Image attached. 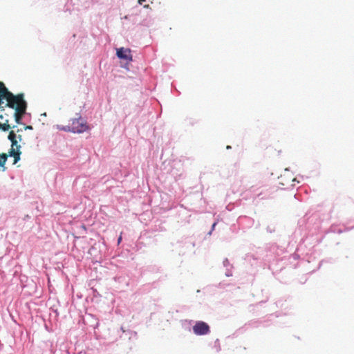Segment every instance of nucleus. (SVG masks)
<instances>
[{
	"instance_id": "nucleus-1",
	"label": "nucleus",
	"mask_w": 354,
	"mask_h": 354,
	"mask_svg": "<svg viewBox=\"0 0 354 354\" xmlns=\"http://www.w3.org/2000/svg\"><path fill=\"white\" fill-rule=\"evenodd\" d=\"M0 99H5L6 106L15 110V120L17 124H21V120L26 113L27 102L24 93L14 95L9 91L2 82H0Z\"/></svg>"
},
{
	"instance_id": "nucleus-2",
	"label": "nucleus",
	"mask_w": 354,
	"mask_h": 354,
	"mask_svg": "<svg viewBox=\"0 0 354 354\" xmlns=\"http://www.w3.org/2000/svg\"><path fill=\"white\" fill-rule=\"evenodd\" d=\"M89 129L87 122L81 116L71 119L68 125L59 128L60 130L70 131L74 133H82L88 131Z\"/></svg>"
},
{
	"instance_id": "nucleus-3",
	"label": "nucleus",
	"mask_w": 354,
	"mask_h": 354,
	"mask_svg": "<svg viewBox=\"0 0 354 354\" xmlns=\"http://www.w3.org/2000/svg\"><path fill=\"white\" fill-rule=\"evenodd\" d=\"M17 135L15 133L14 131H10L8 138L11 142V148L8 151V155L10 156H12L14 158L13 164H16L20 160L21 152V145H18Z\"/></svg>"
},
{
	"instance_id": "nucleus-4",
	"label": "nucleus",
	"mask_w": 354,
	"mask_h": 354,
	"mask_svg": "<svg viewBox=\"0 0 354 354\" xmlns=\"http://www.w3.org/2000/svg\"><path fill=\"white\" fill-rule=\"evenodd\" d=\"M193 331L197 335H204L209 333L210 329L209 325L202 321L197 322L193 326Z\"/></svg>"
},
{
	"instance_id": "nucleus-5",
	"label": "nucleus",
	"mask_w": 354,
	"mask_h": 354,
	"mask_svg": "<svg viewBox=\"0 0 354 354\" xmlns=\"http://www.w3.org/2000/svg\"><path fill=\"white\" fill-rule=\"evenodd\" d=\"M117 56L120 59H124L126 60H131L132 56L131 55V51L129 49H126L124 48H120L117 50Z\"/></svg>"
},
{
	"instance_id": "nucleus-6",
	"label": "nucleus",
	"mask_w": 354,
	"mask_h": 354,
	"mask_svg": "<svg viewBox=\"0 0 354 354\" xmlns=\"http://www.w3.org/2000/svg\"><path fill=\"white\" fill-rule=\"evenodd\" d=\"M10 129H11V126L9 124L8 120H6L4 123L0 122V130L7 131Z\"/></svg>"
},
{
	"instance_id": "nucleus-7",
	"label": "nucleus",
	"mask_w": 354,
	"mask_h": 354,
	"mask_svg": "<svg viewBox=\"0 0 354 354\" xmlns=\"http://www.w3.org/2000/svg\"><path fill=\"white\" fill-rule=\"evenodd\" d=\"M9 155L5 153L0 154V167H3Z\"/></svg>"
},
{
	"instance_id": "nucleus-8",
	"label": "nucleus",
	"mask_w": 354,
	"mask_h": 354,
	"mask_svg": "<svg viewBox=\"0 0 354 354\" xmlns=\"http://www.w3.org/2000/svg\"><path fill=\"white\" fill-rule=\"evenodd\" d=\"M17 136L18 142H21V140H22L21 136V135H17Z\"/></svg>"
},
{
	"instance_id": "nucleus-9",
	"label": "nucleus",
	"mask_w": 354,
	"mask_h": 354,
	"mask_svg": "<svg viewBox=\"0 0 354 354\" xmlns=\"http://www.w3.org/2000/svg\"><path fill=\"white\" fill-rule=\"evenodd\" d=\"M147 0H138V3L140 5H142Z\"/></svg>"
},
{
	"instance_id": "nucleus-10",
	"label": "nucleus",
	"mask_w": 354,
	"mask_h": 354,
	"mask_svg": "<svg viewBox=\"0 0 354 354\" xmlns=\"http://www.w3.org/2000/svg\"><path fill=\"white\" fill-rule=\"evenodd\" d=\"M25 129H32V126H26L25 127Z\"/></svg>"
},
{
	"instance_id": "nucleus-11",
	"label": "nucleus",
	"mask_w": 354,
	"mask_h": 354,
	"mask_svg": "<svg viewBox=\"0 0 354 354\" xmlns=\"http://www.w3.org/2000/svg\"><path fill=\"white\" fill-rule=\"evenodd\" d=\"M121 240H122V236H120L118 238V243H120Z\"/></svg>"
},
{
	"instance_id": "nucleus-12",
	"label": "nucleus",
	"mask_w": 354,
	"mask_h": 354,
	"mask_svg": "<svg viewBox=\"0 0 354 354\" xmlns=\"http://www.w3.org/2000/svg\"><path fill=\"white\" fill-rule=\"evenodd\" d=\"M148 6H149V5H148V4H147V5H144V7H145V8H147Z\"/></svg>"
},
{
	"instance_id": "nucleus-13",
	"label": "nucleus",
	"mask_w": 354,
	"mask_h": 354,
	"mask_svg": "<svg viewBox=\"0 0 354 354\" xmlns=\"http://www.w3.org/2000/svg\"><path fill=\"white\" fill-rule=\"evenodd\" d=\"M3 100V99H0V104L2 103V100Z\"/></svg>"
},
{
	"instance_id": "nucleus-14",
	"label": "nucleus",
	"mask_w": 354,
	"mask_h": 354,
	"mask_svg": "<svg viewBox=\"0 0 354 354\" xmlns=\"http://www.w3.org/2000/svg\"><path fill=\"white\" fill-rule=\"evenodd\" d=\"M148 2L152 3V0H147Z\"/></svg>"
},
{
	"instance_id": "nucleus-15",
	"label": "nucleus",
	"mask_w": 354,
	"mask_h": 354,
	"mask_svg": "<svg viewBox=\"0 0 354 354\" xmlns=\"http://www.w3.org/2000/svg\"><path fill=\"white\" fill-rule=\"evenodd\" d=\"M230 148H231V147H230V146H227V149H230Z\"/></svg>"
},
{
	"instance_id": "nucleus-16",
	"label": "nucleus",
	"mask_w": 354,
	"mask_h": 354,
	"mask_svg": "<svg viewBox=\"0 0 354 354\" xmlns=\"http://www.w3.org/2000/svg\"><path fill=\"white\" fill-rule=\"evenodd\" d=\"M0 118H3V115H0Z\"/></svg>"
}]
</instances>
